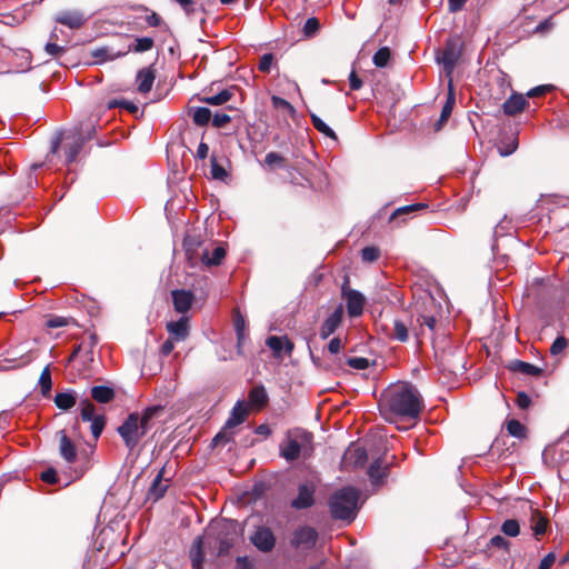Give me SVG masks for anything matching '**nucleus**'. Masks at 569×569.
<instances>
[{
	"label": "nucleus",
	"mask_w": 569,
	"mask_h": 569,
	"mask_svg": "<svg viewBox=\"0 0 569 569\" xmlns=\"http://www.w3.org/2000/svg\"><path fill=\"white\" fill-rule=\"evenodd\" d=\"M69 323V320L64 317H53L47 321L49 328H60Z\"/></svg>",
	"instance_id": "nucleus-55"
},
{
	"label": "nucleus",
	"mask_w": 569,
	"mask_h": 569,
	"mask_svg": "<svg viewBox=\"0 0 569 569\" xmlns=\"http://www.w3.org/2000/svg\"><path fill=\"white\" fill-rule=\"evenodd\" d=\"M153 39L149 37H142L136 39V44L132 48L134 52H146L152 49L153 47Z\"/></svg>",
	"instance_id": "nucleus-43"
},
{
	"label": "nucleus",
	"mask_w": 569,
	"mask_h": 569,
	"mask_svg": "<svg viewBox=\"0 0 569 569\" xmlns=\"http://www.w3.org/2000/svg\"><path fill=\"white\" fill-rule=\"evenodd\" d=\"M166 328L173 340L183 341L189 336V318L183 316L178 321H170Z\"/></svg>",
	"instance_id": "nucleus-13"
},
{
	"label": "nucleus",
	"mask_w": 569,
	"mask_h": 569,
	"mask_svg": "<svg viewBox=\"0 0 569 569\" xmlns=\"http://www.w3.org/2000/svg\"><path fill=\"white\" fill-rule=\"evenodd\" d=\"M237 569H254L253 565L247 558L237 559Z\"/></svg>",
	"instance_id": "nucleus-64"
},
{
	"label": "nucleus",
	"mask_w": 569,
	"mask_h": 569,
	"mask_svg": "<svg viewBox=\"0 0 569 569\" xmlns=\"http://www.w3.org/2000/svg\"><path fill=\"white\" fill-rule=\"evenodd\" d=\"M129 51H130V48L128 50L118 51V52H113L109 48H99L92 52V56L94 58H100V61H107V60H114L119 57H122V56L127 54Z\"/></svg>",
	"instance_id": "nucleus-32"
},
{
	"label": "nucleus",
	"mask_w": 569,
	"mask_h": 569,
	"mask_svg": "<svg viewBox=\"0 0 569 569\" xmlns=\"http://www.w3.org/2000/svg\"><path fill=\"white\" fill-rule=\"evenodd\" d=\"M459 57L460 49L458 42L452 39L448 40L441 57L438 59L439 62L443 64V69L448 76L451 74L457 61L459 60Z\"/></svg>",
	"instance_id": "nucleus-8"
},
{
	"label": "nucleus",
	"mask_w": 569,
	"mask_h": 569,
	"mask_svg": "<svg viewBox=\"0 0 569 569\" xmlns=\"http://www.w3.org/2000/svg\"><path fill=\"white\" fill-rule=\"evenodd\" d=\"M284 158L277 152H269L266 154L264 163L270 168L274 169L284 166Z\"/></svg>",
	"instance_id": "nucleus-42"
},
{
	"label": "nucleus",
	"mask_w": 569,
	"mask_h": 569,
	"mask_svg": "<svg viewBox=\"0 0 569 569\" xmlns=\"http://www.w3.org/2000/svg\"><path fill=\"white\" fill-rule=\"evenodd\" d=\"M60 445L59 451L61 457L69 463H72L77 459V448L74 443L68 438L63 430L59 431Z\"/></svg>",
	"instance_id": "nucleus-19"
},
{
	"label": "nucleus",
	"mask_w": 569,
	"mask_h": 569,
	"mask_svg": "<svg viewBox=\"0 0 569 569\" xmlns=\"http://www.w3.org/2000/svg\"><path fill=\"white\" fill-rule=\"evenodd\" d=\"M455 102H456V98H455V92H453V88H452V81L450 80L449 84H448L447 101H446L445 106L442 107L439 120L435 124L436 130H440L442 128L443 123L449 119V117L451 116Z\"/></svg>",
	"instance_id": "nucleus-22"
},
{
	"label": "nucleus",
	"mask_w": 569,
	"mask_h": 569,
	"mask_svg": "<svg viewBox=\"0 0 569 569\" xmlns=\"http://www.w3.org/2000/svg\"><path fill=\"white\" fill-rule=\"evenodd\" d=\"M94 132V127H88L87 130H80L78 132V138L74 140L73 143H71L67 151H66V158L68 162H72L76 160L78 153L82 149L84 139H90L92 133Z\"/></svg>",
	"instance_id": "nucleus-16"
},
{
	"label": "nucleus",
	"mask_w": 569,
	"mask_h": 569,
	"mask_svg": "<svg viewBox=\"0 0 569 569\" xmlns=\"http://www.w3.org/2000/svg\"><path fill=\"white\" fill-rule=\"evenodd\" d=\"M268 401V396L263 387H254L249 392V403L257 408L261 409L266 406Z\"/></svg>",
	"instance_id": "nucleus-27"
},
{
	"label": "nucleus",
	"mask_w": 569,
	"mask_h": 569,
	"mask_svg": "<svg viewBox=\"0 0 569 569\" xmlns=\"http://www.w3.org/2000/svg\"><path fill=\"white\" fill-rule=\"evenodd\" d=\"M272 56L271 54H263L260 59V62H259V69L260 71L262 72H268L271 68V64H272Z\"/></svg>",
	"instance_id": "nucleus-56"
},
{
	"label": "nucleus",
	"mask_w": 569,
	"mask_h": 569,
	"mask_svg": "<svg viewBox=\"0 0 569 569\" xmlns=\"http://www.w3.org/2000/svg\"><path fill=\"white\" fill-rule=\"evenodd\" d=\"M172 300L174 310L179 313H186L193 302V295L187 290H173Z\"/></svg>",
	"instance_id": "nucleus-17"
},
{
	"label": "nucleus",
	"mask_w": 569,
	"mask_h": 569,
	"mask_svg": "<svg viewBox=\"0 0 569 569\" xmlns=\"http://www.w3.org/2000/svg\"><path fill=\"white\" fill-rule=\"evenodd\" d=\"M347 363L355 369H366L369 366V360L362 357H352L347 360Z\"/></svg>",
	"instance_id": "nucleus-50"
},
{
	"label": "nucleus",
	"mask_w": 569,
	"mask_h": 569,
	"mask_svg": "<svg viewBox=\"0 0 569 569\" xmlns=\"http://www.w3.org/2000/svg\"><path fill=\"white\" fill-rule=\"evenodd\" d=\"M349 86L351 90H359L362 87V81L355 71H351L349 76Z\"/></svg>",
	"instance_id": "nucleus-60"
},
{
	"label": "nucleus",
	"mask_w": 569,
	"mask_h": 569,
	"mask_svg": "<svg viewBox=\"0 0 569 569\" xmlns=\"http://www.w3.org/2000/svg\"><path fill=\"white\" fill-rule=\"evenodd\" d=\"M420 320L421 325L426 326L430 331L435 330L437 320L433 316H422Z\"/></svg>",
	"instance_id": "nucleus-62"
},
{
	"label": "nucleus",
	"mask_w": 569,
	"mask_h": 569,
	"mask_svg": "<svg viewBox=\"0 0 569 569\" xmlns=\"http://www.w3.org/2000/svg\"><path fill=\"white\" fill-rule=\"evenodd\" d=\"M517 405L522 409L528 408L530 405L529 396L525 392H519L517 396Z\"/></svg>",
	"instance_id": "nucleus-63"
},
{
	"label": "nucleus",
	"mask_w": 569,
	"mask_h": 569,
	"mask_svg": "<svg viewBox=\"0 0 569 569\" xmlns=\"http://www.w3.org/2000/svg\"><path fill=\"white\" fill-rule=\"evenodd\" d=\"M190 559L192 563V569H202L204 553L202 551V538L198 537L191 547L190 550Z\"/></svg>",
	"instance_id": "nucleus-24"
},
{
	"label": "nucleus",
	"mask_w": 569,
	"mask_h": 569,
	"mask_svg": "<svg viewBox=\"0 0 569 569\" xmlns=\"http://www.w3.org/2000/svg\"><path fill=\"white\" fill-rule=\"evenodd\" d=\"M271 102H272V106L277 109H286L289 111L293 110L292 106L287 100L282 99L280 97L273 96L271 98Z\"/></svg>",
	"instance_id": "nucleus-54"
},
{
	"label": "nucleus",
	"mask_w": 569,
	"mask_h": 569,
	"mask_svg": "<svg viewBox=\"0 0 569 569\" xmlns=\"http://www.w3.org/2000/svg\"><path fill=\"white\" fill-rule=\"evenodd\" d=\"M506 428H507L508 433L512 437H516L519 439H522L526 437L525 426L516 419H511V420L507 421Z\"/></svg>",
	"instance_id": "nucleus-34"
},
{
	"label": "nucleus",
	"mask_w": 569,
	"mask_h": 569,
	"mask_svg": "<svg viewBox=\"0 0 569 569\" xmlns=\"http://www.w3.org/2000/svg\"><path fill=\"white\" fill-rule=\"evenodd\" d=\"M250 539L254 547L262 552L271 551L276 543L272 531L267 527H259Z\"/></svg>",
	"instance_id": "nucleus-10"
},
{
	"label": "nucleus",
	"mask_w": 569,
	"mask_h": 569,
	"mask_svg": "<svg viewBox=\"0 0 569 569\" xmlns=\"http://www.w3.org/2000/svg\"><path fill=\"white\" fill-rule=\"evenodd\" d=\"M317 531L308 526L297 529L293 533L292 546L301 549H311L317 542Z\"/></svg>",
	"instance_id": "nucleus-9"
},
{
	"label": "nucleus",
	"mask_w": 569,
	"mask_h": 569,
	"mask_svg": "<svg viewBox=\"0 0 569 569\" xmlns=\"http://www.w3.org/2000/svg\"><path fill=\"white\" fill-rule=\"evenodd\" d=\"M41 479L48 483H56L58 481L57 472L54 469H48L41 473Z\"/></svg>",
	"instance_id": "nucleus-57"
},
{
	"label": "nucleus",
	"mask_w": 569,
	"mask_h": 569,
	"mask_svg": "<svg viewBox=\"0 0 569 569\" xmlns=\"http://www.w3.org/2000/svg\"><path fill=\"white\" fill-rule=\"evenodd\" d=\"M426 207H427V204H425V203H415V204H410V206H405V207L398 208L391 214L390 219H393V218H396L397 216H400V214H405V213H409V212H412V211H416V210H419V209H423Z\"/></svg>",
	"instance_id": "nucleus-48"
},
{
	"label": "nucleus",
	"mask_w": 569,
	"mask_h": 569,
	"mask_svg": "<svg viewBox=\"0 0 569 569\" xmlns=\"http://www.w3.org/2000/svg\"><path fill=\"white\" fill-rule=\"evenodd\" d=\"M489 545L493 548L508 550L510 543L503 537L497 535L490 539Z\"/></svg>",
	"instance_id": "nucleus-51"
},
{
	"label": "nucleus",
	"mask_w": 569,
	"mask_h": 569,
	"mask_svg": "<svg viewBox=\"0 0 569 569\" xmlns=\"http://www.w3.org/2000/svg\"><path fill=\"white\" fill-rule=\"evenodd\" d=\"M231 120L230 116L226 114V113H216L212 118V124L216 127V128H222L224 127L227 123H229Z\"/></svg>",
	"instance_id": "nucleus-52"
},
{
	"label": "nucleus",
	"mask_w": 569,
	"mask_h": 569,
	"mask_svg": "<svg viewBox=\"0 0 569 569\" xmlns=\"http://www.w3.org/2000/svg\"><path fill=\"white\" fill-rule=\"evenodd\" d=\"M280 456L287 461L310 457L313 451V436L301 428L287 431L279 446Z\"/></svg>",
	"instance_id": "nucleus-3"
},
{
	"label": "nucleus",
	"mask_w": 569,
	"mask_h": 569,
	"mask_svg": "<svg viewBox=\"0 0 569 569\" xmlns=\"http://www.w3.org/2000/svg\"><path fill=\"white\" fill-rule=\"evenodd\" d=\"M154 79V71L150 67L139 70L136 77L138 91L140 93H148L152 88Z\"/></svg>",
	"instance_id": "nucleus-21"
},
{
	"label": "nucleus",
	"mask_w": 569,
	"mask_h": 569,
	"mask_svg": "<svg viewBox=\"0 0 569 569\" xmlns=\"http://www.w3.org/2000/svg\"><path fill=\"white\" fill-rule=\"evenodd\" d=\"M512 369L527 376H539L541 373L540 368L523 361L513 362Z\"/></svg>",
	"instance_id": "nucleus-35"
},
{
	"label": "nucleus",
	"mask_w": 569,
	"mask_h": 569,
	"mask_svg": "<svg viewBox=\"0 0 569 569\" xmlns=\"http://www.w3.org/2000/svg\"><path fill=\"white\" fill-rule=\"evenodd\" d=\"M211 119V111L208 108L199 107L193 110L192 120L198 126H206Z\"/></svg>",
	"instance_id": "nucleus-36"
},
{
	"label": "nucleus",
	"mask_w": 569,
	"mask_h": 569,
	"mask_svg": "<svg viewBox=\"0 0 569 569\" xmlns=\"http://www.w3.org/2000/svg\"><path fill=\"white\" fill-rule=\"evenodd\" d=\"M368 475L373 486H380L387 476V467L382 468L381 460L377 459L370 465Z\"/></svg>",
	"instance_id": "nucleus-25"
},
{
	"label": "nucleus",
	"mask_w": 569,
	"mask_h": 569,
	"mask_svg": "<svg viewBox=\"0 0 569 569\" xmlns=\"http://www.w3.org/2000/svg\"><path fill=\"white\" fill-rule=\"evenodd\" d=\"M310 118H311V122H312L313 127L320 133H322L323 136L329 137L331 139H335V140L337 139L335 131L320 117H318L315 113H311Z\"/></svg>",
	"instance_id": "nucleus-33"
},
{
	"label": "nucleus",
	"mask_w": 569,
	"mask_h": 569,
	"mask_svg": "<svg viewBox=\"0 0 569 569\" xmlns=\"http://www.w3.org/2000/svg\"><path fill=\"white\" fill-rule=\"evenodd\" d=\"M568 347V340L563 336H559L550 347L552 356H558Z\"/></svg>",
	"instance_id": "nucleus-46"
},
{
	"label": "nucleus",
	"mask_w": 569,
	"mask_h": 569,
	"mask_svg": "<svg viewBox=\"0 0 569 569\" xmlns=\"http://www.w3.org/2000/svg\"><path fill=\"white\" fill-rule=\"evenodd\" d=\"M343 348L342 346V342L339 338H333L330 340L329 345H328V350L336 355L338 352H340V350Z\"/></svg>",
	"instance_id": "nucleus-61"
},
{
	"label": "nucleus",
	"mask_w": 569,
	"mask_h": 569,
	"mask_svg": "<svg viewBox=\"0 0 569 569\" xmlns=\"http://www.w3.org/2000/svg\"><path fill=\"white\" fill-rule=\"evenodd\" d=\"M183 246L191 267L197 266L199 260L206 267L219 266L226 257V249L222 246L214 247L212 251L203 249L200 253L197 252V249L193 248L194 243L190 240H184Z\"/></svg>",
	"instance_id": "nucleus-5"
},
{
	"label": "nucleus",
	"mask_w": 569,
	"mask_h": 569,
	"mask_svg": "<svg viewBox=\"0 0 569 569\" xmlns=\"http://www.w3.org/2000/svg\"><path fill=\"white\" fill-rule=\"evenodd\" d=\"M39 386L41 393L43 396H48L50 393L52 381H51V373L49 367H46L39 378Z\"/></svg>",
	"instance_id": "nucleus-38"
},
{
	"label": "nucleus",
	"mask_w": 569,
	"mask_h": 569,
	"mask_svg": "<svg viewBox=\"0 0 569 569\" xmlns=\"http://www.w3.org/2000/svg\"><path fill=\"white\" fill-rule=\"evenodd\" d=\"M380 411L385 419L393 421L396 417L415 420L423 408L418 390L408 382L389 386L381 396Z\"/></svg>",
	"instance_id": "nucleus-1"
},
{
	"label": "nucleus",
	"mask_w": 569,
	"mask_h": 569,
	"mask_svg": "<svg viewBox=\"0 0 569 569\" xmlns=\"http://www.w3.org/2000/svg\"><path fill=\"white\" fill-rule=\"evenodd\" d=\"M530 521L536 536H541L547 531L548 520L539 510L532 512Z\"/></svg>",
	"instance_id": "nucleus-30"
},
{
	"label": "nucleus",
	"mask_w": 569,
	"mask_h": 569,
	"mask_svg": "<svg viewBox=\"0 0 569 569\" xmlns=\"http://www.w3.org/2000/svg\"><path fill=\"white\" fill-rule=\"evenodd\" d=\"M167 488L168 485L162 481V471H160L149 489L148 498L152 499L153 501L159 500L161 497H163Z\"/></svg>",
	"instance_id": "nucleus-28"
},
{
	"label": "nucleus",
	"mask_w": 569,
	"mask_h": 569,
	"mask_svg": "<svg viewBox=\"0 0 569 569\" xmlns=\"http://www.w3.org/2000/svg\"><path fill=\"white\" fill-rule=\"evenodd\" d=\"M46 52L51 57H58L64 52V48L53 42H48L44 47Z\"/></svg>",
	"instance_id": "nucleus-53"
},
{
	"label": "nucleus",
	"mask_w": 569,
	"mask_h": 569,
	"mask_svg": "<svg viewBox=\"0 0 569 569\" xmlns=\"http://www.w3.org/2000/svg\"><path fill=\"white\" fill-rule=\"evenodd\" d=\"M342 307L339 306L322 323L320 328V337L327 339L340 326L342 321Z\"/></svg>",
	"instance_id": "nucleus-15"
},
{
	"label": "nucleus",
	"mask_w": 569,
	"mask_h": 569,
	"mask_svg": "<svg viewBox=\"0 0 569 569\" xmlns=\"http://www.w3.org/2000/svg\"><path fill=\"white\" fill-rule=\"evenodd\" d=\"M80 406H81V412H80L81 419L83 421L91 422L90 428H91L92 436L94 437V439H98L100 437V435L102 433L104 425H106L104 416L97 415L94 405L91 401H89L88 399L82 400L80 402Z\"/></svg>",
	"instance_id": "nucleus-6"
},
{
	"label": "nucleus",
	"mask_w": 569,
	"mask_h": 569,
	"mask_svg": "<svg viewBox=\"0 0 569 569\" xmlns=\"http://www.w3.org/2000/svg\"><path fill=\"white\" fill-rule=\"evenodd\" d=\"M266 343L276 357H280L283 350L287 355H291L293 350V343L286 336H271L267 339Z\"/></svg>",
	"instance_id": "nucleus-18"
},
{
	"label": "nucleus",
	"mask_w": 569,
	"mask_h": 569,
	"mask_svg": "<svg viewBox=\"0 0 569 569\" xmlns=\"http://www.w3.org/2000/svg\"><path fill=\"white\" fill-rule=\"evenodd\" d=\"M550 89H551V86H546V84L545 86H538V87L529 90L528 93H527V97H529V98L538 97V96L545 94Z\"/></svg>",
	"instance_id": "nucleus-59"
},
{
	"label": "nucleus",
	"mask_w": 569,
	"mask_h": 569,
	"mask_svg": "<svg viewBox=\"0 0 569 569\" xmlns=\"http://www.w3.org/2000/svg\"><path fill=\"white\" fill-rule=\"evenodd\" d=\"M367 451L359 445H351L343 455V462L347 466H363L367 461Z\"/></svg>",
	"instance_id": "nucleus-14"
},
{
	"label": "nucleus",
	"mask_w": 569,
	"mask_h": 569,
	"mask_svg": "<svg viewBox=\"0 0 569 569\" xmlns=\"http://www.w3.org/2000/svg\"><path fill=\"white\" fill-rule=\"evenodd\" d=\"M391 57L390 49L388 47L380 48L375 54H373V63L378 68H383L388 64Z\"/></svg>",
	"instance_id": "nucleus-37"
},
{
	"label": "nucleus",
	"mask_w": 569,
	"mask_h": 569,
	"mask_svg": "<svg viewBox=\"0 0 569 569\" xmlns=\"http://www.w3.org/2000/svg\"><path fill=\"white\" fill-rule=\"evenodd\" d=\"M319 28H320L319 20L317 18L312 17V18L307 19L305 27H303V32L307 37H311L319 30Z\"/></svg>",
	"instance_id": "nucleus-47"
},
{
	"label": "nucleus",
	"mask_w": 569,
	"mask_h": 569,
	"mask_svg": "<svg viewBox=\"0 0 569 569\" xmlns=\"http://www.w3.org/2000/svg\"><path fill=\"white\" fill-rule=\"evenodd\" d=\"M230 428H223L216 437L212 439L213 446L224 445L231 440V433L228 431Z\"/></svg>",
	"instance_id": "nucleus-49"
},
{
	"label": "nucleus",
	"mask_w": 569,
	"mask_h": 569,
	"mask_svg": "<svg viewBox=\"0 0 569 569\" xmlns=\"http://www.w3.org/2000/svg\"><path fill=\"white\" fill-rule=\"evenodd\" d=\"M234 329L238 337V345L240 346L244 341V329H246V320L244 318L237 312L234 316Z\"/></svg>",
	"instance_id": "nucleus-41"
},
{
	"label": "nucleus",
	"mask_w": 569,
	"mask_h": 569,
	"mask_svg": "<svg viewBox=\"0 0 569 569\" xmlns=\"http://www.w3.org/2000/svg\"><path fill=\"white\" fill-rule=\"evenodd\" d=\"M162 411V407L153 406L143 410L142 413H130L121 426L118 427V433L123 440L126 447L131 451L152 427V419Z\"/></svg>",
	"instance_id": "nucleus-2"
},
{
	"label": "nucleus",
	"mask_w": 569,
	"mask_h": 569,
	"mask_svg": "<svg viewBox=\"0 0 569 569\" xmlns=\"http://www.w3.org/2000/svg\"><path fill=\"white\" fill-rule=\"evenodd\" d=\"M556 561L555 553L550 552L540 561L538 569H550Z\"/></svg>",
	"instance_id": "nucleus-58"
},
{
	"label": "nucleus",
	"mask_w": 569,
	"mask_h": 569,
	"mask_svg": "<svg viewBox=\"0 0 569 569\" xmlns=\"http://www.w3.org/2000/svg\"><path fill=\"white\" fill-rule=\"evenodd\" d=\"M360 491L353 487H343L329 499V510L333 519L352 521L357 515Z\"/></svg>",
	"instance_id": "nucleus-4"
},
{
	"label": "nucleus",
	"mask_w": 569,
	"mask_h": 569,
	"mask_svg": "<svg viewBox=\"0 0 569 569\" xmlns=\"http://www.w3.org/2000/svg\"><path fill=\"white\" fill-rule=\"evenodd\" d=\"M91 397L99 403H108L113 400L114 391L107 386H96L91 389Z\"/></svg>",
	"instance_id": "nucleus-26"
},
{
	"label": "nucleus",
	"mask_w": 569,
	"mask_h": 569,
	"mask_svg": "<svg viewBox=\"0 0 569 569\" xmlns=\"http://www.w3.org/2000/svg\"><path fill=\"white\" fill-rule=\"evenodd\" d=\"M248 415V409L242 402H237L233 407L229 419L226 422V428H233L242 423Z\"/></svg>",
	"instance_id": "nucleus-23"
},
{
	"label": "nucleus",
	"mask_w": 569,
	"mask_h": 569,
	"mask_svg": "<svg viewBox=\"0 0 569 569\" xmlns=\"http://www.w3.org/2000/svg\"><path fill=\"white\" fill-rule=\"evenodd\" d=\"M211 176L216 180H224L228 176L226 169L217 162L214 157H211Z\"/></svg>",
	"instance_id": "nucleus-44"
},
{
	"label": "nucleus",
	"mask_w": 569,
	"mask_h": 569,
	"mask_svg": "<svg viewBox=\"0 0 569 569\" xmlns=\"http://www.w3.org/2000/svg\"><path fill=\"white\" fill-rule=\"evenodd\" d=\"M54 403L61 410H69L77 403V397L71 390L60 392L56 395Z\"/></svg>",
	"instance_id": "nucleus-29"
},
{
	"label": "nucleus",
	"mask_w": 569,
	"mask_h": 569,
	"mask_svg": "<svg viewBox=\"0 0 569 569\" xmlns=\"http://www.w3.org/2000/svg\"><path fill=\"white\" fill-rule=\"evenodd\" d=\"M54 20L70 29H79L83 26L86 18L79 10H64L59 12Z\"/></svg>",
	"instance_id": "nucleus-12"
},
{
	"label": "nucleus",
	"mask_w": 569,
	"mask_h": 569,
	"mask_svg": "<svg viewBox=\"0 0 569 569\" xmlns=\"http://www.w3.org/2000/svg\"><path fill=\"white\" fill-rule=\"evenodd\" d=\"M501 531L506 536L517 537L520 533V525L515 519H508L502 523Z\"/></svg>",
	"instance_id": "nucleus-40"
},
{
	"label": "nucleus",
	"mask_w": 569,
	"mask_h": 569,
	"mask_svg": "<svg viewBox=\"0 0 569 569\" xmlns=\"http://www.w3.org/2000/svg\"><path fill=\"white\" fill-rule=\"evenodd\" d=\"M526 98L520 93H513L502 104L503 112L507 116H515L521 112L527 106Z\"/></svg>",
	"instance_id": "nucleus-20"
},
{
	"label": "nucleus",
	"mask_w": 569,
	"mask_h": 569,
	"mask_svg": "<svg viewBox=\"0 0 569 569\" xmlns=\"http://www.w3.org/2000/svg\"><path fill=\"white\" fill-rule=\"evenodd\" d=\"M392 336H393V338H396L397 340H399L401 342L407 341L409 338V335H408V328H407L406 323L402 322L401 320L396 319L393 321Z\"/></svg>",
	"instance_id": "nucleus-39"
},
{
	"label": "nucleus",
	"mask_w": 569,
	"mask_h": 569,
	"mask_svg": "<svg viewBox=\"0 0 569 569\" xmlns=\"http://www.w3.org/2000/svg\"><path fill=\"white\" fill-rule=\"evenodd\" d=\"M232 96L233 92L230 89H223L217 94L204 97L202 101L211 106H220L228 102Z\"/></svg>",
	"instance_id": "nucleus-31"
},
{
	"label": "nucleus",
	"mask_w": 569,
	"mask_h": 569,
	"mask_svg": "<svg viewBox=\"0 0 569 569\" xmlns=\"http://www.w3.org/2000/svg\"><path fill=\"white\" fill-rule=\"evenodd\" d=\"M380 257V250L377 247H366L361 250V258L366 262H373Z\"/></svg>",
	"instance_id": "nucleus-45"
},
{
	"label": "nucleus",
	"mask_w": 569,
	"mask_h": 569,
	"mask_svg": "<svg viewBox=\"0 0 569 569\" xmlns=\"http://www.w3.org/2000/svg\"><path fill=\"white\" fill-rule=\"evenodd\" d=\"M342 296L347 303V311L350 317H358L362 313L365 297L357 290L343 289Z\"/></svg>",
	"instance_id": "nucleus-11"
},
{
	"label": "nucleus",
	"mask_w": 569,
	"mask_h": 569,
	"mask_svg": "<svg viewBox=\"0 0 569 569\" xmlns=\"http://www.w3.org/2000/svg\"><path fill=\"white\" fill-rule=\"evenodd\" d=\"M316 485L306 481L299 485L298 496L291 501V507L300 510L310 508L315 503Z\"/></svg>",
	"instance_id": "nucleus-7"
}]
</instances>
